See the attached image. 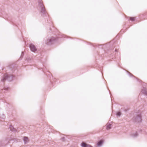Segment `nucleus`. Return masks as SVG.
<instances>
[{
	"label": "nucleus",
	"instance_id": "16",
	"mask_svg": "<svg viewBox=\"0 0 147 147\" xmlns=\"http://www.w3.org/2000/svg\"><path fill=\"white\" fill-rule=\"evenodd\" d=\"M24 54V53L23 52H22V55L21 56V57H22V58L23 56V55Z\"/></svg>",
	"mask_w": 147,
	"mask_h": 147
},
{
	"label": "nucleus",
	"instance_id": "6",
	"mask_svg": "<svg viewBox=\"0 0 147 147\" xmlns=\"http://www.w3.org/2000/svg\"><path fill=\"white\" fill-rule=\"evenodd\" d=\"M23 140L24 144H26L28 143L29 141L28 137L26 136L23 137Z\"/></svg>",
	"mask_w": 147,
	"mask_h": 147
},
{
	"label": "nucleus",
	"instance_id": "14",
	"mask_svg": "<svg viewBox=\"0 0 147 147\" xmlns=\"http://www.w3.org/2000/svg\"><path fill=\"white\" fill-rule=\"evenodd\" d=\"M130 20L131 21H133L135 20V18L134 17H130Z\"/></svg>",
	"mask_w": 147,
	"mask_h": 147
},
{
	"label": "nucleus",
	"instance_id": "8",
	"mask_svg": "<svg viewBox=\"0 0 147 147\" xmlns=\"http://www.w3.org/2000/svg\"><path fill=\"white\" fill-rule=\"evenodd\" d=\"M112 125L111 124L108 123L106 125V129L107 130L111 129V128Z\"/></svg>",
	"mask_w": 147,
	"mask_h": 147
},
{
	"label": "nucleus",
	"instance_id": "1",
	"mask_svg": "<svg viewBox=\"0 0 147 147\" xmlns=\"http://www.w3.org/2000/svg\"><path fill=\"white\" fill-rule=\"evenodd\" d=\"M38 8L40 11L41 15L43 16H46L47 13L42 3V0H38Z\"/></svg>",
	"mask_w": 147,
	"mask_h": 147
},
{
	"label": "nucleus",
	"instance_id": "4",
	"mask_svg": "<svg viewBox=\"0 0 147 147\" xmlns=\"http://www.w3.org/2000/svg\"><path fill=\"white\" fill-rule=\"evenodd\" d=\"M134 120L136 122H141L142 120L141 115V114H138L136 115V117L134 118Z\"/></svg>",
	"mask_w": 147,
	"mask_h": 147
},
{
	"label": "nucleus",
	"instance_id": "11",
	"mask_svg": "<svg viewBox=\"0 0 147 147\" xmlns=\"http://www.w3.org/2000/svg\"><path fill=\"white\" fill-rule=\"evenodd\" d=\"M9 128L10 129V130L12 131L15 132L17 131V130L16 129L14 128L11 125H10V126Z\"/></svg>",
	"mask_w": 147,
	"mask_h": 147
},
{
	"label": "nucleus",
	"instance_id": "17",
	"mask_svg": "<svg viewBox=\"0 0 147 147\" xmlns=\"http://www.w3.org/2000/svg\"><path fill=\"white\" fill-rule=\"evenodd\" d=\"M61 139L62 140V141H64V138H62Z\"/></svg>",
	"mask_w": 147,
	"mask_h": 147
},
{
	"label": "nucleus",
	"instance_id": "5",
	"mask_svg": "<svg viewBox=\"0 0 147 147\" xmlns=\"http://www.w3.org/2000/svg\"><path fill=\"white\" fill-rule=\"evenodd\" d=\"M29 47L30 50L32 52H35L36 51V49L35 46L32 44H31L29 45Z\"/></svg>",
	"mask_w": 147,
	"mask_h": 147
},
{
	"label": "nucleus",
	"instance_id": "2",
	"mask_svg": "<svg viewBox=\"0 0 147 147\" xmlns=\"http://www.w3.org/2000/svg\"><path fill=\"white\" fill-rule=\"evenodd\" d=\"M13 76L11 74H5L4 75L3 78L1 80V85L2 86H3L4 84V82L6 80L9 81H11L13 80Z\"/></svg>",
	"mask_w": 147,
	"mask_h": 147
},
{
	"label": "nucleus",
	"instance_id": "13",
	"mask_svg": "<svg viewBox=\"0 0 147 147\" xmlns=\"http://www.w3.org/2000/svg\"><path fill=\"white\" fill-rule=\"evenodd\" d=\"M121 114V112H118L117 113L116 115L118 116H120Z\"/></svg>",
	"mask_w": 147,
	"mask_h": 147
},
{
	"label": "nucleus",
	"instance_id": "9",
	"mask_svg": "<svg viewBox=\"0 0 147 147\" xmlns=\"http://www.w3.org/2000/svg\"><path fill=\"white\" fill-rule=\"evenodd\" d=\"M141 92L144 95L147 96V89L146 88H143Z\"/></svg>",
	"mask_w": 147,
	"mask_h": 147
},
{
	"label": "nucleus",
	"instance_id": "10",
	"mask_svg": "<svg viewBox=\"0 0 147 147\" xmlns=\"http://www.w3.org/2000/svg\"><path fill=\"white\" fill-rule=\"evenodd\" d=\"M131 135L132 137L134 138H136L138 136V134L137 132L136 131L134 133H133L131 134Z\"/></svg>",
	"mask_w": 147,
	"mask_h": 147
},
{
	"label": "nucleus",
	"instance_id": "15",
	"mask_svg": "<svg viewBox=\"0 0 147 147\" xmlns=\"http://www.w3.org/2000/svg\"><path fill=\"white\" fill-rule=\"evenodd\" d=\"M9 88L8 87H4V90H7Z\"/></svg>",
	"mask_w": 147,
	"mask_h": 147
},
{
	"label": "nucleus",
	"instance_id": "18",
	"mask_svg": "<svg viewBox=\"0 0 147 147\" xmlns=\"http://www.w3.org/2000/svg\"><path fill=\"white\" fill-rule=\"evenodd\" d=\"M4 117H5L4 115H3V117H2V118L3 119H4Z\"/></svg>",
	"mask_w": 147,
	"mask_h": 147
},
{
	"label": "nucleus",
	"instance_id": "3",
	"mask_svg": "<svg viewBox=\"0 0 147 147\" xmlns=\"http://www.w3.org/2000/svg\"><path fill=\"white\" fill-rule=\"evenodd\" d=\"M56 40V39L54 37H52V38L48 39L46 41L45 43L48 45H51L53 41Z\"/></svg>",
	"mask_w": 147,
	"mask_h": 147
},
{
	"label": "nucleus",
	"instance_id": "7",
	"mask_svg": "<svg viewBox=\"0 0 147 147\" xmlns=\"http://www.w3.org/2000/svg\"><path fill=\"white\" fill-rule=\"evenodd\" d=\"M81 146L82 147H92L91 145L86 144L84 142L82 143Z\"/></svg>",
	"mask_w": 147,
	"mask_h": 147
},
{
	"label": "nucleus",
	"instance_id": "19",
	"mask_svg": "<svg viewBox=\"0 0 147 147\" xmlns=\"http://www.w3.org/2000/svg\"><path fill=\"white\" fill-rule=\"evenodd\" d=\"M115 51L116 52H117V49H115Z\"/></svg>",
	"mask_w": 147,
	"mask_h": 147
},
{
	"label": "nucleus",
	"instance_id": "12",
	"mask_svg": "<svg viewBox=\"0 0 147 147\" xmlns=\"http://www.w3.org/2000/svg\"><path fill=\"white\" fill-rule=\"evenodd\" d=\"M103 143V141L102 140L99 141L97 143V145L98 146H100Z\"/></svg>",
	"mask_w": 147,
	"mask_h": 147
}]
</instances>
